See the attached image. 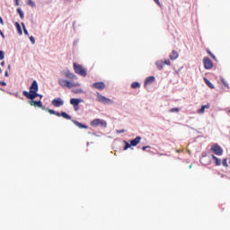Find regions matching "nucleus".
<instances>
[{
    "instance_id": "nucleus-19",
    "label": "nucleus",
    "mask_w": 230,
    "mask_h": 230,
    "mask_svg": "<svg viewBox=\"0 0 230 230\" xmlns=\"http://www.w3.org/2000/svg\"><path fill=\"white\" fill-rule=\"evenodd\" d=\"M212 159L215 161L216 166H220V164H222L220 159H218V157H217L216 155H212Z\"/></svg>"
},
{
    "instance_id": "nucleus-45",
    "label": "nucleus",
    "mask_w": 230,
    "mask_h": 230,
    "mask_svg": "<svg viewBox=\"0 0 230 230\" xmlns=\"http://www.w3.org/2000/svg\"><path fill=\"white\" fill-rule=\"evenodd\" d=\"M0 66H2V67L4 66V61H2V62L0 63Z\"/></svg>"
},
{
    "instance_id": "nucleus-7",
    "label": "nucleus",
    "mask_w": 230,
    "mask_h": 230,
    "mask_svg": "<svg viewBox=\"0 0 230 230\" xmlns=\"http://www.w3.org/2000/svg\"><path fill=\"white\" fill-rule=\"evenodd\" d=\"M84 102L82 99L72 98L70 99V105H73L74 111H80V103Z\"/></svg>"
},
{
    "instance_id": "nucleus-34",
    "label": "nucleus",
    "mask_w": 230,
    "mask_h": 230,
    "mask_svg": "<svg viewBox=\"0 0 230 230\" xmlns=\"http://www.w3.org/2000/svg\"><path fill=\"white\" fill-rule=\"evenodd\" d=\"M75 94H80V93H84V91L82 89H77L75 91H74Z\"/></svg>"
},
{
    "instance_id": "nucleus-10",
    "label": "nucleus",
    "mask_w": 230,
    "mask_h": 230,
    "mask_svg": "<svg viewBox=\"0 0 230 230\" xmlns=\"http://www.w3.org/2000/svg\"><path fill=\"white\" fill-rule=\"evenodd\" d=\"M92 87L93 89H98L99 91H103V89H105V83L103 82L93 83L92 84Z\"/></svg>"
},
{
    "instance_id": "nucleus-33",
    "label": "nucleus",
    "mask_w": 230,
    "mask_h": 230,
    "mask_svg": "<svg viewBox=\"0 0 230 230\" xmlns=\"http://www.w3.org/2000/svg\"><path fill=\"white\" fill-rule=\"evenodd\" d=\"M181 110L179 108H172L169 111V112H179Z\"/></svg>"
},
{
    "instance_id": "nucleus-40",
    "label": "nucleus",
    "mask_w": 230,
    "mask_h": 230,
    "mask_svg": "<svg viewBox=\"0 0 230 230\" xmlns=\"http://www.w3.org/2000/svg\"><path fill=\"white\" fill-rule=\"evenodd\" d=\"M0 35H1V37H3V39L5 38L4 33L3 31H1V30H0Z\"/></svg>"
},
{
    "instance_id": "nucleus-32",
    "label": "nucleus",
    "mask_w": 230,
    "mask_h": 230,
    "mask_svg": "<svg viewBox=\"0 0 230 230\" xmlns=\"http://www.w3.org/2000/svg\"><path fill=\"white\" fill-rule=\"evenodd\" d=\"M125 132H127L126 129H117V130H116V133H117V134H125Z\"/></svg>"
},
{
    "instance_id": "nucleus-9",
    "label": "nucleus",
    "mask_w": 230,
    "mask_h": 230,
    "mask_svg": "<svg viewBox=\"0 0 230 230\" xmlns=\"http://www.w3.org/2000/svg\"><path fill=\"white\" fill-rule=\"evenodd\" d=\"M203 64L205 69H211L213 67V61L209 58H205L203 59Z\"/></svg>"
},
{
    "instance_id": "nucleus-36",
    "label": "nucleus",
    "mask_w": 230,
    "mask_h": 230,
    "mask_svg": "<svg viewBox=\"0 0 230 230\" xmlns=\"http://www.w3.org/2000/svg\"><path fill=\"white\" fill-rule=\"evenodd\" d=\"M164 64H165V66H170L171 62H170L169 59H165V60L164 61Z\"/></svg>"
},
{
    "instance_id": "nucleus-35",
    "label": "nucleus",
    "mask_w": 230,
    "mask_h": 230,
    "mask_svg": "<svg viewBox=\"0 0 230 230\" xmlns=\"http://www.w3.org/2000/svg\"><path fill=\"white\" fill-rule=\"evenodd\" d=\"M30 40H31V44H35V37L31 36Z\"/></svg>"
},
{
    "instance_id": "nucleus-6",
    "label": "nucleus",
    "mask_w": 230,
    "mask_h": 230,
    "mask_svg": "<svg viewBox=\"0 0 230 230\" xmlns=\"http://www.w3.org/2000/svg\"><path fill=\"white\" fill-rule=\"evenodd\" d=\"M91 126L92 127H102L103 128H107V121L104 119H94L93 120L91 121Z\"/></svg>"
},
{
    "instance_id": "nucleus-52",
    "label": "nucleus",
    "mask_w": 230,
    "mask_h": 230,
    "mask_svg": "<svg viewBox=\"0 0 230 230\" xmlns=\"http://www.w3.org/2000/svg\"><path fill=\"white\" fill-rule=\"evenodd\" d=\"M0 73H2V70H1V68H0Z\"/></svg>"
},
{
    "instance_id": "nucleus-15",
    "label": "nucleus",
    "mask_w": 230,
    "mask_h": 230,
    "mask_svg": "<svg viewBox=\"0 0 230 230\" xmlns=\"http://www.w3.org/2000/svg\"><path fill=\"white\" fill-rule=\"evenodd\" d=\"M206 109H209V104L202 105L201 108L197 111L198 114H204Z\"/></svg>"
},
{
    "instance_id": "nucleus-23",
    "label": "nucleus",
    "mask_w": 230,
    "mask_h": 230,
    "mask_svg": "<svg viewBox=\"0 0 230 230\" xmlns=\"http://www.w3.org/2000/svg\"><path fill=\"white\" fill-rule=\"evenodd\" d=\"M141 87V84L139 82H134L131 84V89H139Z\"/></svg>"
},
{
    "instance_id": "nucleus-21",
    "label": "nucleus",
    "mask_w": 230,
    "mask_h": 230,
    "mask_svg": "<svg viewBox=\"0 0 230 230\" xmlns=\"http://www.w3.org/2000/svg\"><path fill=\"white\" fill-rule=\"evenodd\" d=\"M155 66H157V69H159L161 71V69H163V67L164 66V63L163 62V60L156 61Z\"/></svg>"
},
{
    "instance_id": "nucleus-48",
    "label": "nucleus",
    "mask_w": 230,
    "mask_h": 230,
    "mask_svg": "<svg viewBox=\"0 0 230 230\" xmlns=\"http://www.w3.org/2000/svg\"><path fill=\"white\" fill-rule=\"evenodd\" d=\"M7 68H8V69H12V66H11V65H8Z\"/></svg>"
},
{
    "instance_id": "nucleus-39",
    "label": "nucleus",
    "mask_w": 230,
    "mask_h": 230,
    "mask_svg": "<svg viewBox=\"0 0 230 230\" xmlns=\"http://www.w3.org/2000/svg\"><path fill=\"white\" fill-rule=\"evenodd\" d=\"M155 1V3L156 4H158V6H161V2H159V0H154Z\"/></svg>"
},
{
    "instance_id": "nucleus-30",
    "label": "nucleus",
    "mask_w": 230,
    "mask_h": 230,
    "mask_svg": "<svg viewBox=\"0 0 230 230\" xmlns=\"http://www.w3.org/2000/svg\"><path fill=\"white\" fill-rule=\"evenodd\" d=\"M27 4H28L29 6L34 7V6H35V2H33L32 0H28Z\"/></svg>"
},
{
    "instance_id": "nucleus-29",
    "label": "nucleus",
    "mask_w": 230,
    "mask_h": 230,
    "mask_svg": "<svg viewBox=\"0 0 230 230\" xmlns=\"http://www.w3.org/2000/svg\"><path fill=\"white\" fill-rule=\"evenodd\" d=\"M222 164H223V166H225V168H227V166H229V165L227 164V158H224V159H223Z\"/></svg>"
},
{
    "instance_id": "nucleus-5",
    "label": "nucleus",
    "mask_w": 230,
    "mask_h": 230,
    "mask_svg": "<svg viewBox=\"0 0 230 230\" xmlns=\"http://www.w3.org/2000/svg\"><path fill=\"white\" fill-rule=\"evenodd\" d=\"M97 102L103 103L104 105H112V103H114L112 100L100 94V93H97Z\"/></svg>"
},
{
    "instance_id": "nucleus-38",
    "label": "nucleus",
    "mask_w": 230,
    "mask_h": 230,
    "mask_svg": "<svg viewBox=\"0 0 230 230\" xmlns=\"http://www.w3.org/2000/svg\"><path fill=\"white\" fill-rule=\"evenodd\" d=\"M0 85H2L3 87H6V82L2 81V82L0 83Z\"/></svg>"
},
{
    "instance_id": "nucleus-37",
    "label": "nucleus",
    "mask_w": 230,
    "mask_h": 230,
    "mask_svg": "<svg viewBox=\"0 0 230 230\" xmlns=\"http://www.w3.org/2000/svg\"><path fill=\"white\" fill-rule=\"evenodd\" d=\"M0 24H2V26H4V21H3V17L0 16Z\"/></svg>"
},
{
    "instance_id": "nucleus-53",
    "label": "nucleus",
    "mask_w": 230,
    "mask_h": 230,
    "mask_svg": "<svg viewBox=\"0 0 230 230\" xmlns=\"http://www.w3.org/2000/svg\"><path fill=\"white\" fill-rule=\"evenodd\" d=\"M3 81L0 80V84L2 83Z\"/></svg>"
},
{
    "instance_id": "nucleus-27",
    "label": "nucleus",
    "mask_w": 230,
    "mask_h": 230,
    "mask_svg": "<svg viewBox=\"0 0 230 230\" xmlns=\"http://www.w3.org/2000/svg\"><path fill=\"white\" fill-rule=\"evenodd\" d=\"M22 26L23 29V33L27 35V37H30V33L28 32V30L26 29V25H24V22H22Z\"/></svg>"
},
{
    "instance_id": "nucleus-13",
    "label": "nucleus",
    "mask_w": 230,
    "mask_h": 230,
    "mask_svg": "<svg viewBox=\"0 0 230 230\" xmlns=\"http://www.w3.org/2000/svg\"><path fill=\"white\" fill-rule=\"evenodd\" d=\"M72 123H74L75 127H78V128H89V126L84 125L82 122H79L78 120L72 119Z\"/></svg>"
},
{
    "instance_id": "nucleus-11",
    "label": "nucleus",
    "mask_w": 230,
    "mask_h": 230,
    "mask_svg": "<svg viewBox=\"0 0 230 230\" xmlns=\"http://www.w3.org/2000/svg\"><path fill=\"white\" fill-rule=\"evenodd\" d=\"M51 104L54 107H62V105H64V100H62L60 97L56 98L51 102Z\"/></svg>"
},
{
    "instance_id": "nucleus-22",
    "label": "nucleus",
    "mask_w": 230,
    "mask_h": 230,
    "mask_svg": "<svg viewBox=\"0 0 230 230\" xmlns=\"http://www.w3.org/2000/svg\"><path fill=\"white\" fill-rule=\"evenodd\" d=\"M204 82L208 85V87H209L210 89H215V85H213V84H211L208 78L205 77Z\"/></svg>"
},
{
    "instance_id": "nucleus-8",
    "label": "nucleus",
    "mask_w": 230,
    "mask_h": 230,
    "mask_svg": "<svg viewBox=\"0 0 230 230\" xmlns=\"http://www.w3.org/2000/svg\"><path fill=\"white\" fill-rule=\"evenodd\" d=\"M211 150L213 151V153H214L216 155H223V154H224V149H222L221 146H218L217 144L213 145V146H211Z\"/></svg>"
},
{
    "instance_id": "nucleus-28",
    "label": "nucleus",
    "mask_w": 230,
    "mask_h": 230,
    "mask_svg": "<svg viewBox=\"0 0 230 230\" xmlns=\"http://www.w3.org/2000/svg\"><path fill=\"white\" fill-rule=\"evenodd\" d=\"M223 85H225V87H227L229 89V84L227 82H226V79L224 77L220 78Z\"/></svg>"
},
{
    "instance_id": "nucleus-14",
    "label": "nucleus",
    "mask_w": 230,
    "mask_h": 230,
    "mask_svg": "<svg viewBox=\"0 0 230 230\" xmlns=\"http://www.w3.org/2000/svg\"><path fill=\"white\" fill-rule=\"evenodd\" d=\"M141 137H137L136 138L130 140L131 146H137L141 143Z\"/></svg>"
},
{
    "instance_id": "nucleus-46",
    "label": "nucleus",
    "mask_w": 230,
    "mask_h": 230,
    "mask_svg": "<svg viewBox=\"0 0 230 230\" xmlns=\"http://www.w3.org/2000/svg\"><path fill=\"white\" fill-rule=\"evenodd\" d=\"M208 55H210V57H211V55H213V53H211V50H208Z\"/></svg>"
},
{
    "instance_id": "nucleus-1",
    "label": "nucleus",
    "mask_w": 230,
    "mask_h": 230,
    "mask_svg": "<svg viewBox=\"0 0 230 230\" xmlns=\"http://www.w3.org/2000/svg\"><path fill=\"white\" fill-rule=\"evenodd\" d=\"M30 91H23L22 94L27 98L28 100H35V98H40L42 100L44 98V95L38 93H39V83H37L36 80H34L31 86H30Z\"/></svg>"
},
{
    "instance_id": "nucleus-41",
    "label": "nucleus",
    "mask_w": 230,
    "mask_h": 230,
    "mask_svg": "<svg viewBox=\"0 0 230 230\" xmlns=\"http://www.w3.org/2000/svg\"><path fill=\"white\" fill-rule=\"evenodd\" d=\"M40 109H42V111H49V109H47V108H45L43 105H41V107H40Z\"/></svg>"
},
{
    "instance_id": "nucleus-16",
    "label": "nucleus",
    "mask_w": 230,
    "mask_h": 230,
    "mask_svg": "<svg viewBox=\"0 0 230 230\" xmlns=\"http://www.w3.org/2000/svg\"><path fill=\"white\" fill-rule=\"evenodd\" d=\"M155 81V76H149V77H147L146 79L145 85H150Z\"/></svg>"
},
{
    "instance_id": "nucleus-43",
    "label": "nucleus",
    "mask_w": 230,
    "mask_h": 230,
    "mask_svg": "<svg viewBox=\"0 0 230 230\" xmlns=\"http://www.w3.org/2000/svg\"><path fill=\"white\" fill-rule=\"evenodd\" d=\"M4 76H6V77L10 76V75L8 74V71L4 72Z\"/></svg>"
},
{
    "instance_id": "nucleus-50",
    "label": "nucleus",
    "mask_w": 230,
    "mask_h": 230,
    "mask_svg": "<svg viewBox=\"0 0 230 230\" xmlns=\"http://www.w3.org/2000/svg\"><path fill=\"white\" fill-rule=\"evenodd\" d=\"M93 136H98V135H96V133H93Z\"/></svg>"
},
{
    "instance_id": "nucleus-17",
    "label": "nucleus",
    "mask_w": 230,
    "mask_h": 230,
    "mask_svg": "<svg viewBox=\"0 0 230 230\" xmlns=\"http://www.w3.org/2000/svg\"><path fill=\"white\" fill-rule=\"evenodd\" d=\"M179 58V53L175 50H172V54L170 55L171 60H177Z\"/></svg>"
},
{
    "instance_id": "nucleus-47",
    "label": "nucleus",
    "mask_w": 230,
    "mask_h": 230,
    "mask_svg": "<svg viewBox=\"0 0 230 230\" xmlns=\"http://www.w3.org/2000/svg\"><path fill=\"white\" fill-rule=\"evenodd\" d=\"M210 57H212V58H217V57H215V55H213V54H211V56Z\"/></svg>"
},
{
    "instance_id": "nucleus-12",
    "label": "nucleus",
    "mask_w": 230,
    "mask_h": 230,
    "mask_svg": "<svg viewBox=\"0 0 230 230\" xmlns=\"http://www.w3.org/2000/svg\"><path fill=\"white\" fill-rule=\"evenodd\" d=\"M29 103L31 107H39V108L42 107V101H35L34 99V100H31Z\"/></svg>"
},
{
    "instance_id": "nucleus-31",
    "label": "nucleus",
    "mask_w": 230,
    "mask_h": 230,
    "mask_svg": "<svg viewBox=\"0 0 230 230\" xmlns=\"http://www.w3.org/2000/svg\"><path fill=\"white\" fill-rule=\"evenodd\" d=\"M0 60H4V51L0 50Z\"/></svg>"
},
{
    "instance_id": "nucleus-42",
    "label": "nucleus",
    "mask_w": 230,
    "mask_h": 230,
    "mask_svg": "<svg viewBox=\"0 0 230 230\" xmlns=\"http://www.w3.org/2000/svg\"><path fill=\"white\" fill-rule=\"evenodd\" d=\"M146 148H150V146H143V147H142V150L145 151V150H146Z\"/></svg>"
},
{
    "instance_id": "nucleus-26",
    "label": "nucleus",
    "mask_w": 230,
    "mask_h": 230,
    "mask_svg": "<svg viewBox=\"0 0 230 230\" xmlns=\"http://www.w3.org/2000/svg\"><path fill=\"white\" fill-rule=\"evenodd\" d=\"M124 150H128V148H130L132 146L131 143H128V141H124Z\"/></svg>"
},
{
    "instance_id": "nucleus-4",
    "label": "nucleus",
    "mask_w": 230,
    "mask_h": 230,
    "mask_svg": "<svg viewBox=\"0 0 230 230\" xmlns=\"http://www.w3.org/2000/svg\"><path fill=\"white\" fill-rule=\"evenodd\" d=\"M74 71L77 75H80L81 76H87V71L84 70V66L82 65L74 63Z\"/></svg>"
},
{
    "instance_id": "nucleus-20",
    "label": "nucleus",
    "mask_w": 230,
    "mask_h": 230,
    "mask_svg": "<svg viewBox=\"0 0 230 230\" xmlns=\"http://www.w3.org/2000/svg\"><path fill=\"white\" fill-rule=\"evenodd\" d=\"M60 116L65 119H71V116L67 114L66 111H62L61 113H59V118Z\"/></svg>"
},
{
    "instance_id": "nucleus-55",
    "label": "nucleus",
    "mask_w": 230,
    "mask_h": 230,
    "mask_svg": "<svg viewBox=\"0 0 230 230\" xmlns=\"http://www.w3.org/2000/svg\"><path fill=\"white\" fill-rule=\"evenodd\" d=\"M189 168H191V165H190V167Z\"/></svg>"
},
{
    "instance_id": "nucleus-49",
    "label": "nucleus",
    "mask_w": 230,
    "mask_h": 230,
    "mask_svg": "<svg viewBox=\"0 0 230 230\" xmlns=\"http://www.w3.org/2000/svg\"><path fill=\"white\" fill-rule=\"evenodd\" d=\"M75 22H73V26H75Z\"/></svg>"
},
{
    "instance_id": "nucleus-25",
    "label": "nucleus",
    "mask_w": 230,
    "mask_h": 230,
    "mask_svg": "<svg viewBox=\"0 0 230 230\" xmlns=\"http://www.w3.org/2000/svg\"><path fill=\"white\" fill-rule=\"evenodd\" d=\"M48 112H49V114H55V116H58V118H60V112H58V111H53V110L49 109V110H48Z\"/></svg>"
},
{
    "instance_id": "nucleus-54",
    "label": "nucleus",
    "mask_w": 230,
    "mask_h": 230,
    "mask_svg": "<svg viewBox=\"0 0 230 230\" xmlns=\"http://www.w3.org/2000/svg\"><path fill=\"white\" fill-rule=\"evenodd\" d=\"M0 91H3V89L0 88Z\"/></svg>"
},
{
    "instance_id": "nucleus-2",
    "label": "nucleus",
    "mask_w": 230,
    "mask_h": 230,
    "mask_svg": "<svg viewBox=\"0 0 230 230\" xmlns=\"http://www.w3.org/2000/svg\"><path fill=\"white\" fill-rule=\"evenodd\" d=\"M58 82L60 87H67L68 89H73V87H76V84L64 78H59Z\"/></svg>"
},
{
    "instance_id": "nucleus-51",
    "label": "nucleus",
    "mask_w": 230,
    "mask_h": 230,
    "mask_svg": "<svg viewBox=\"0 0 230 230\" xmlns=\"http://www.w3.org/2000/svg\"><path fill=\"white\" fill-rule=\"evenodd\" d=\"M204 158H201L200 161H203Z\"/></svg>"
},
{
    "instance_id": "nucleus-24",
    "label": "nucleus",
    "mask_w": 230,
    "mask_h": 230,
    "mask_svg": "<svg viewBox=\"0 0 230 230\" xmlns=\"http://www.w3.org/2000/svg\"><path fill=\"white\" fill-rule=\"evenodd\" d=\"M16 12L19 13L21 19H24V12H22V9L17 8Z\"/></svg>"
},
{
    "instance_id": "nucleus-44",
    "label": "nucleus",
    "mask_w": 230,
    "mask_h": 230,
    "mask_svg": "<svg viewBox=\"0 0 230 230\" xmlns=\"http://www.w3.org/2000/svg\"><path fill=\"white\" fill-rule=\"evenodd\" d=\"M15 1V5L19 6V0H14Z\"/></svg>"
},
{
    "instance_id": "nucleus-18",
    "label": "nucleus",
    "mask_w": 230,
    "mask_h": 230,
    "mask_svg": "<svg viewBox=\"0 0 230 230\" xmlns=\"http://www.w3.org/2000/svg\"><path fill=\"white\" fill-rule=\"evenodd\" d=\"M14 26L19 33V35H22V29L21 28V23H19L18 22H16L14 23Z\"/></svg>"
},
{
    "instance_id": "nucleus-3",
    "label": "nucleus",
    "mask_w": 230,
    "mask_h": 230,
    "mask_svg": "<svg viewBox=\"0 0 230 230\" xmlns=\"http://www.w3.org/2000/svg\"><path fill=\"white\" fill-rule=\"evenodd\" d=\"M61 76L64 78H67L68 80H76V75L71 71H69V68H65L60 72Z\"/></svg>"
}]
</instances>
